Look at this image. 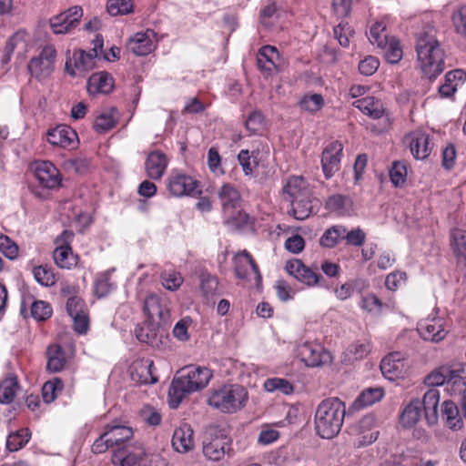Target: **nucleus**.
Segmentation results:
<instances>
[{"label": "nucleus", "instance_id": "obj_38", "mask_svg": "<svg viewBox=\"0 0 466 466\" xmlns=\"http://www.w3.org/2000/svg\"><path fill=\"white\" fill-rule=\"evenodd\" d=\"M441 411L442 420H445L446 427L452 431H459L462 428L464 423L459 414L458 407L453 401L445 400L442 403Z\"/></svg>", "mask_w": 466, "mask_h": 466}, {"label": "nucleus", "instance_id": "obj_1", "mask_svg": "<svg viewBox=\"0 0 466 466\" xmlns=\"http://www.w3.org/2000/svg\"><path fill=\"white\" fill-rule=\"evenodd\" d=\"M212 377V371L208 368L189 366L182 369L172 379L168 388V406L172 409L178 408L186 396L205 389Z\"/></svg>", "mask_w": 466, "mask_h": 466}, {"label": "nucleus", "instance_id": "obj_63", "mask_svg": "<svg viewBox=\"0 0 466 466\" xmlns=\"http://www.w3.org/2000/svg\"><path fill=\"white\" fill-rule=\"evenodd\" d=\"M0 250L8 259H15L18 257L17 244L3 233H0Z\"/></svg>", "mask_w": 466, "mask_h": 466}, {"label": "nucleus", "instance_id": "obj_56", "mask_svg": "<svg viewBox=\"0 0 466 466\" xmlns=\"http://www.w3.org/2000/svg\"><path fill=\"white\" fill-rule=\"evenodd\" d=\"M31 316L36 321H46L52 316V307L49 302L35 300L31 305Z\"/></svg>", "mask_w": 466, "mask_h": 466}, {"label": "nucleus", "instance_id": "obj_37", "mask_svg": "<svg viewBox=\"0 0 466 466\" xmlns=\"http://www.w3.org/2000/svg\"><path fill=\"white\" fill-rule=\"evenodd\" d=\"M133 434L130 427L117 424L106 425V430L100 436L106 437L108 441L119 446L129 441Z\"/></svg>", "mask_w": 466, "mask_h": 466}, {"label": "nucleus", "instance_id": "obj_64", "mask_svg": "<svg viewBox=\"0 0 466 466\" xmlns=\"http://www.w3.org/2000/svg\"><path fill=\"white\" fill-rule=\"evenodd\" d=\"M89 160L86 158H70L63 162V168L74 174H85L89 168Z\"/></svg>", "mask_w": 466, "mask_h": 466}, {"label": "nucleus", "instance_id": "obj_22", "mask_svg": "<svg viewBox=\"0 0 466 466\" xmlns=\"http://www.w3.org/2000/svg\"><path fill=\"white\" fill-rule=\"evenodd\" d=\"M144 313L148 320L157 323H167L169 319V311L159 296L149 293L144 300Z\"/></svg>", "mask_w": 466, "mask_h": 466}, {"label": "nucleus", "instance_id": "obj_28", "mask_svg": "<svg viewBox=\"0 0 466 466\" xmlns=\"http://www.w3.org/2000/svg\"><path fill=\"white\" fill-rule=\"evenodd\" d=\"M440 400V392L437 388H431L423 395L420 408L423 407L424 419L428 425H435L438 422V406Z\"/></svg>", "mask_w": 466, "mask_h": 466}, {"label": "nucleus", "instance_id": "obj_25", "mask_svg": "<svg viewBox=\"0 0 466 466\" xmlns=\"http://www.w3.org/2000/svg\"><path fill=\"white\" fill-rule=\"evenodd\" d=\"M464 374L462 368H453L449 365H442L433 370L424 378V384L431 389H435L441 385H446L451 380V378Z\"/></svg>", "mask_w": 466, "mask_h": 466}, {"label": "nucleus", "instance_id": "obj_61", "mask_svg": "<svg viewBox=\"0 0 466 466\" xmlns=\"http://www.w3.org/2000/svg\"><path fill=\"white\" fill-rule=\"evenodd\" d=\"M452 247L454 254L466 261V231L460 228L452 231Z\"/></svg>", "mask_w": 466, "mask_h": 466}, {"label": "nucleus", "instance_id": "obj_35", "mask_svg": "<svg viewBox=\"0 0 466 466\" xmlns=\"http://www.w3.org/2000/svg\"><path fill=\"white\" fill-rule=\"evenodd\" d=\"M46 358V369L49 372L57 373L62 371V370L66 367V352L58 344H52L49 346V348H47Z\"/></svg>", "mask_w": 466, "mask_h": 466}, {"label": "nucleus", "instance_id": "obj_33", "mask_svg": "<svg viewBox=\"0 0 466 466\" xmlns=\"http://www.w3.org/2000/svg\"><path fill=\"white\" fill-rule=\"evenodd\" d=\"M352 106L373 119L380 118L385 113V108L382 106L381 100L377 99L374 96H366L359 99L352 103Z\"/></svg>", "mask_w": 466, "mask_h": 466}, {"label": "nucleus", "instance_id": "obj_48", "mask_svg": "<svg viewBox=\"0 0 466 466\" xmlns=\"http://www.w3.org/2000/svg\"><path fill=\"white\" fill-rule=\"evenodd\" d=\"M64 384L62 379L54 378L43 384L42 396L44 402L49 404L55 401L58 394L62 392Z\"/></svg>", "mask_w": 466, "mask_h": 466}, {"label": "nucleus", "instance_id": "obj_40", "mask_svg": "<svg viewBox=\"0 0 466 466\" xmlns=\"http://www.w3.org/2000/svg\"><path fill=\"white\" fill-rule=\"evenodd\" d=\"M54 260L56 266L61 268L71 269L77 266L78 257L74 254L70 246L56 247Z\"/></svg>", "mask_w": 466, "mask_h": 466}, {"label": "nucleus", "instance_id": "obj_43", "mask_svg": "<svg viewBox=\"0 0 466 466\" xmlns=\"http://www.w3.org/2000/svg\"><path fill=\"white\" fill-rule=\"evenodd\" d=\"M160 323L146 321L135 328V336L138 341L147 345H154L157 341V325Z\"/></svg>", "mask_w": 466, "mask_h": 466}, {"label": "nucleus", "instance_id": "obj_9", "mask_svg": "<svg viewBox=\"0 0 466 466\" xmlns=\"http://www.w3.org/2000/svg\"><path fill=\"white\" fill-rule=\"evenodd\" d=\"M232 265H234L235 277L250 281L255 280L257 285H259L262 280L261 273L258 269V265L255 262L251 254L244 249L239 250L232 257Z\"/></svg>", "mask_w": 466, "mask_h": 466}, {"label": "nucleus", "instance_id": "obj_60", "mask_svg": "<svg viewBox=\"0 0 466 466\" xmlns=\"http://www.w3.org/2000/svg\"><path fill=\"white\" fill-rule=\"evenodd\" d=\"M333 35H335L340 46L348 47L350 46V40L353 35V30L351 26L349 25V23L341 21L333 28Z\"/></svg>", "mask_w": 466, "mask_h": 466}, {"label": "nucleus", "instance_id": "obj_8", "mask_svg": "<svg viewBox=\"0 0 466 466\" xmlns=\"http://www.w3.org/2000/svg\"><path fill=\"white\" fill-rule=\"evenodd\" d=\"M153 454L147 453L140 443L127 444L115 453L114 461L121 466H151Z\"/></svg>", "mask_w": 466, "mask_h": 466}, {"label": "nucleus", "instance_id": "obj_17", "mask_svg": "<svg viewBox=\"0 0 466 466\" xmlns=\"http://www.w3.org/2000/svg\"><path fill=\"white\" fill-rule=\"evenodd\" d=\"M231 445L232 440L227 435L206 438L202 445V453L209 461H219L225 454L231 452Z\"/></svg>", "mask_w": 466, "mask_h": 466}, {"label": "nucleus", "instance_id": "obj_4", "mask_svg": "<svg viewBox=\"0 0 466 466\" xmlns=\"http://www.w3.org/2000/svg\"><path fill=\"white\" fill-rule=\"evenodd\" d=\"M248 392L239 384H224L212 390L208 405L225 414H234L243 409Z\"/></svg>", "mask_w": 466, "mask_h": 466}, {"label": "nucleus", "instance_id": "obj_52", "mask_svg": "<svg viewBox=\"0 0 466 466\" xmlns=\"http://www.w3.org/2000/svg\"><path fill=\"white\" fill-rule=\"evenodd\" d=\"M30 433L27 429H21L15 433H10L6 439V449L10 451H16L25 447L29 441Z\"/></svg>", "mask_w": 466, "mask_h": 466}, {"label": "nucleus", "instance_id": "obj_55", "mask_svg": "<svg viewBox=\"0 0 466 466\" xmlns=\"http://www.w3.org/2000/svg\"><path fill=\"white\" fill-rule=\"evenodd\" d=\"M299 107L309 113L319 112L325 105L323 97L319 94L307 95L300 98Z\"/></svg>", "mask_w": 466, "mask_h": 466}, {"label": "nucleus", "instance_id": "obj_49", "mask_svg": "<svg viewBox=\"0 0 466 466\" xmlns=\"http://www.w3.org/2000/svg\"><path fill=\"white\" fill-rule=\"evenodd\" d=\"M390 180L394 187H402L406 182L408 177V163L403 160H398L392 162L391 167H390Z\"/></svg>", "mask_w": 466, "mask_h": 466}, {"label": "nucleus", "instance_id": "obj_20", "mask_svg": "<svg viewBox=\"0 0 466 466\" xmlns=\"http://www.w3.org/2000/svg\"><path fill=\"white\" fill-rule=\"evenodd\" d=\"M279 52L275 46H264L258 49L257 65L262 74L268 76L279 72Z\"/></svg>", "mask_w": 466, "mask_h": 466}, {"label": "nucleus", "instance_id": "obj_23", "mask_svg": "<svg viewBox=\"0 0 466 466\" xmlns=\"http://www.w3.org/2000/svg\"><path fill=\"white\" fill-rule=\"evenodd\" d=\"M46 140L61 148L73 149L77 147V134L67 126H58L47 131Z\"/></svg>", "mask_w": 466, "mask_h": 466}, {"label": "nucleus", "instance_id": "obj_30", "mask_svg": "<svg viewBox=\"0 0 466 466\" xmlns=\"http://www.w3.org/2000/svg\"><path fill=\"white\" fill-rule=\"evenodd\" d=\"M367 35L368 40L374 46H385L386 42L390 41L392 38H397L390 35L385 19H380L371 23Z\"/></svg>", "mask_w": 466, "mask_h": 466}, {"label": "nucleus", "instance_id": "obj_58", "mask_svg": "<svg viewBox=\"0 0 466 466\" xmlns=\"http://www.w3.org/2000/svg\"><path fill=\"white\" fill-rule=\"evenodd\" d=\"M33 277L39 284L46 287H52L56 283L55 273L46 266H38L33 268Z\"/></svg>", "mask_w": 466, "mask_h": 466}, {"label": "nucleus", "instance_id": "obj_41", "mask_svg": "<svg viewBox=\"0 0 466 466\" xmlns=\"http://www.w3.org/2000/svg\"><path fill=\"white\" fill-rule=\"evenodd\" d=\"M18 389L17 376L10 374L0 381V403L10 404L13 402Z\"/></svg>", "mask_w": 466, "mask_h": 466}, {"label": "nucleus", "instance_id": "obj_26", "mask_svg": "<svg viewBox=\"0 0 466 466\" xmlns=\"http://www.w3.org/2000/svg\"><path fill=\"white\" fill-rule=\"evenodd\" d=\"M167 157L159 150L148 154L146 158V174L152 180H160L167 167Z\"/></svg>", "mask_w": 466, "mask_h": 466}, {"label": "nucleus", "instance_id": "obj_45", "mask_svg": "<svg viewBox=\"0 0 466 466\" xmlns=\"http://www.w3.org/2000/svg\"><path fill=\"white\" fill-rule=\"evenodd\" d=\"M93 288L96 298H104L114 291L116 285L112 282L111 273L106 271L96 275Z\"/></svg>", "mask_w": 466, "mask_h": 466}, {"label": "nucleus", "instance_id": "obj_34", "mask_svg": "<svg viewBox=\"0 0 466 466\" xmlns=\"http://www.w3.org/2000/svg\"><path fill=\"white\" fill-rule=\"evenodd\" d=\"M385 395L382 388H367L357 396L354 402H352L350 410H360L368 406H370L380 400Z\"/></svg>", "mask_w": 466, "mask_h": 466}, {"label": "nucleus", "instance_id": "obj_50", "mask_svg": "<svg viewBox=\"0 0 466 466\" xmlns=\"http://www.w3.org/2000/svg\"><path fill=\"white\" fill-rule=\"evenodd\" d=\"M378 48L384 51V57L388 63L398 64L402 57V48L400 41L398 38H392L386 42L385 46H377Z\"/></svg>", "mask_w": 466, "mask_h": 466}, {"label": "nucleus", "instance_id": "obj_19", "mask_svg": "<svg viewBox=\"0 0 466 466\" xmlns=\"http://www.w3.org/2000/svg\"><path fill=\"white\" fill-rule=\"evenodd\" d=\"M380 370L386 379L396 380L405 376L408 371V362L400 352L389 353L381 360Z\"/></svg>", "mask_w": 466, "mask_h": 466}, {"label": "nucleus", "instance_id": "obj_42", "mask_svg": "<svg viewBox=\"0 0 466 466\" xmlns=\"http://www.w3.org/2000/svg\"><path fill=\"white\" fill-rule=\"evenodd\" d=\"M29 42V34L25 30H18L6 41L5 49L8 52L17 51L18 54L23 55L28 49Z\"/></svg>", "mask_w": 466, "mask_h": 466}, {"label": "nucleus", "instance_id": "obj_57", "mask_svg": "<svg viewBox=\"0 0 466 466\" xmlns=\"http://www.w3.org/2000/svg\"><path fill=\"white\" fill-rule=\"evenodd\" d=\"M446 391L451 397H461L466 395V377L462 373L451 378L446 384Z\"/></svg>", "mask_w": 466, "mask_h": 466}, {"label": "nucleus", "instance_id": "obj_24", "mask_svg": "<svg viewBox=\"0 0 466 466\" xmlns=\"http://www.w3.org/2000/svg\"><path fill=\"white\" fill-rule=\"evenodd\" d=\"M218 198L224 214L228 215V218H232L233 214L240 205V193L238 189L229 184L225 183L218 189Z\"/></svg>", "mask_w": 466, "mask_h": 466}, {"label": "nucleus", "instance_id": "obj_32", "mask_svg": "<svg viewBox=\"0 0 466 466\" xmlns=\"http://www.w3.org/2000/svg\"><path fill=\"white\" fill-rule=\"evenodd\" d=\"M172 447L175 451L185 453L194 446V439H192V430L187 424H183L175 430L172 435Z\"/></svg>", "mask_w": 466, "mask_h": 466}, {"label": "nucleus", "instance_id": "obj_3", "mask_svg": "<svg viewBox=\"0 0 466 466\" xmlns=\"http://www.w3.org/2000/svg\"><path fill=\"white\" fill-rule=\"evenodd\" d=\"M416 53L420 71L428 78L436 77L445 69V53L434 35H420L416 43Z\"/></svg>", "mask_w": 466, "mask_h": 466}, {"label": "nucleus", "instance_id": "obj_47", "mask_svg": "<svg viewBox=\"0 0 466 466\" xmlns=\"http://www.w3.org/2000/svg\"><path fill=\"white\" fill-rule=\"evenodd\" d=\"M264 390L267 392L278 391L279 393L289 396L293 394L295 388H293V384L290 383L289 380L283 378L273 377L266 379L264 382Z\"/></svg>", "mask_w": 466, "mask_h": 466}, {"label": "nucleus", "instance_id": "obj_62", "mask_svg": "<svg viewBox=\"0 0 466 466\" xmlns=\"http://www.w3.org/2000/svg\"><path fill=\"white\" fill-rule=\"evenodd\" d=\"M351 204V199L349 197L335 194L329 197L328 200H326V208L333 211V212H341L348 208V207Z\"/></svg>", "mask_w": 466, "mask_h": 466}, {"label": "nucleus", "instance_id": "obj_36", "mask_svg": "<svg viewBox=\"0 0 466 466\" xmlns=\"http://www.w3.org/2000/svg\"><path fill=\"white\" fill-rule=\"evenodd\" d=\"M259 151L242 149L238 154V161L242 167L244 176L248 177H254L255 171L259 164Z\"/></svg>", "mask_w": 466, "mask_h": 466}, {"label": "nucleus", "instance_id": "obj_54", "mask_svg": "<svg viewBox=\"0 0 466 466\" xmlns=\"http://www.w3.org/2000/svg\"><path fill=\"white\" fill-rule=\"evenodd\" d=\"M290 201L292 206V213H294V218L296 219L304 220L310 216L311 205L310 202L305 198V197L292 198Z\"/></svg>", "mask_w": 466, "mask_h": 466}, {"label": "nucleus", "instance_id": "obj_46", "mask_svg": "<svg viewBox=\"0 0 466 466\" xmlns=\"http://www.w3.org/2000/svg\"><path fill=\"white\" fill-rule=\"evenodd\" d=\"M344 235V227L341 225H335L326 229L319 240L320 246L325 248H335L339 240H342Z\"/></svg>", "mask_w": 466, "mask_h": 466}, {"label": "nucleus", "instance_id": "obj_2", "mask_svg": "<svg viewBox=\"0 0 466 466\" xmlns=\"http://www.w3.org/2000/svg\"><path fill=\"white\" fill-rule=\"evenodd\" d=\"M346 413L345 403L331 397L319 403L314 415V429L321 439L331 440L340 432Z\"/></svg>", "mask_w": 466, "mask_h": 466}, {"label": "nucleus", "instance_id": "obj_6", "mask_svg": "<svg viewBox=\"0 0 466 466\" xmlns=\"http://www.w3.org/2000/svg\"><path fill=\"white\" fill-rule=\"evenodd\" d=\"M403 145L416 160H426L434 148L432 137L421 129L413 130L403 137Z\"/></svg>", "mask_w": 466, "mask_h": 466}, {"label": "nucleus", "instance_id": "obj_39", "mask_svg": "<svg viewBox=\"0 0 466 466\" xmlns=\"http://www.w3.org/2000/svg\"><path fill=\"white\" fill-rule=\"evenodd\" d=\"M420 419V401L419 399H413L400 416V423L405 429H411Z\"/></svg>", "mask_w": 466, "mask_h": 466}, {"label": "nucleus", "instance_id": "obj_27", "mask_svg": "<svg viewBox=\"0 0 466 466\" xmlns=\"http://www.w3.org/2000/svg\"><path fill=\"white\" fill-rule=\"evenodd\" d=\"M466 74L462 69H454L445 75L444 83L439 86V95L444 98H451L459 88L464 86Z\"/></svg>", "mask_w": 466, "mask_h": 466}, {"label": "nucleus", "instance_id": "obj_44", "mask_svg": "<svg viewBox=\"0 0 466 466\" xmlns=\"http://www.w3.org/2000/svg\"><path fill=\"white\" fill-rule=\"evenodd\" d=\"M283 193L288 195L290 199L307 198V187L305 180L301 177H290L287 184L284 185Z\"/></svg>", "mask_w": 466, "mask_h": 466}, {"label": "nucleus", "instance_id": "obj_12", "mask_svg": "<svg viewBox=\"0 0 466 466\" xmlns=\"http://www.w3.org/2000/svg\"><path fill=\"white\" fill-rule=\"evenodd\" d=\"M285 271L308 288L319 286L323 281L321 274L318 272V268L313 270L305 266L299 258L289 259L285 263Z\"/></svg>", "mask_w": 466, "mask_h": 466}, {"label": "nucleus", "instance_id": "obj_31", "mask_svg": "<svg viewBox=\"0 0 466 466\" xmlns=\"http://www.w3.org/2000/svg\"><path fill=\"white\" fill-rule=\"evenodd\" d=\"M359 446H367L378 440L379 431L375 429L374 416H363V418L359 421Z\"/></svg>", "mask_w": 466, "mask_h": 466}, {"label": "nucleus", "instance_id": "obj_5", "mask_svg": "<svg viewBox=\"0 0 466 466\" xmlns=\"http://www.w3.org/2000/svg\"><path fill=\"white\" fill-rule=\"evenodd\" d=\"M93 47L89 52L83 49L74 51L73 56L66 62V70L69 75L84 76L86 73L96 67V59L99 58V52L104 46V39L100 34H96L92 40Z\"/></svg>", "mask_w": 466, "mask_h": 466}, {"label": "nucleus", "instance_id": "obj_18", "mask_svg": "<svg viewBox=\"0 0 466 466\" xmlns=\"http://www.w3.org/2000/svg\"><path fill=\"white\" fill-rule=\"evenodd\" d=\"M35 175L43 187L56 189L62 184V175L51 161L35 162Z\"/></svg>", "mask_w": 466, "mask_h": 466}, {"label": "nucleus", "instance_id": "obj_59", "mask_svg": "<svg viewBox=\"0 0 466 466\" xmlns=\"http://www.w3.org/2000/svg\"><path fill=\"white\" fill-rule=\"evenodd\" d=\"M160 280H162L164 288L170 291L177 290L183 283L182 276L175 270H166L160 274Z\"/></svg>", "mask_w": 466, "mask_h": 466}, {"label": "nucleus", "instance_id": "obj_7", "mask_svg": "<svg viewBox=\"0 0 466 466\" xmlns=\"http://www.w3.org/2000/svg\"><path fill=\"white\" fill-rule=\"evenodd\" d=\"M416 329L422 339L439 343L449 334V322L441 316H428L420 319Z\"/></svg>", "mask_w": 466, "mask_h": 466}, {"label": "nucleus", "instance_id": "obj_16", "mask_svg": "<svg viewBox=\"0 0 466 466\" xmlns=\"http://www.w3.org/2000/svg\"><path fill=\"white\" fill-rule=\"evenodd\" d=\"M299 356L308 367L315 368L332 363V354L325 350L321 344L304 342L299 347Z\"/></svg>", "mask_w": 466, "mask_h": 466}, {"label": "nucleus", "instance_id": "obj_21", "mask_svg": "<svg viewBox=\"0 0 466 466\" xmlns=\"http://www.w3.org/2000/svg\"><path fill=\"white\" fill-rule=\"evenodd\" d=\"M153 360L150 359H137L130 365V377L134 382L140 385L155 384L157 377L153 373Z\"/></svg>", "mask_w": 466, "mask_h": 466}, {"label": "nucleus", "instance_id": "obj_13", "mask_svg": "<svg viewBox=\"0 0 466 466\" xmlns=\"http://www.w3.org/2000/svg\"><path fill=\"white\" fill-rule=\"evenodd\" d=\"M157 46V33L149 28L135 33L127 41V49L137 56H146L153 53Z\"/></svg>", "mask_w": 466, "mask_h": 466}, {"label": "nucleus", "instance_id": "obj_15", "mask_svg": "<svg viewBox=\"0 0 466 466\" xmlns=\"http://www.w3.org/2000/svg\"><path fill=\"white\" fill-rule=\"evenodd\" d=\"M342 146L339 140L329 143L321 153V168L326 180L333 177V176L340 168V161L342 157Z\"/></svg>", "mask_w": 466, "mask_h": 466}, {"label": "nucleus", "instance_id": "obj_10", "mask_svg": "<svg viewBox=\"0 0 466 466\" xmlns=\"http://www.w3.org/2000/svg\"><path fill=\"white\" fill-rule=\"evenodd\" d=\"M198 182L193 176L183 173L182 171H171L167 179V188L168 194L174 198H183L193 196L198 191Z\"/></svg>", "mask_w": 466, "mask_h": 466}, {"label": "nucleus", "instance_id": "obj_53", "mask_svg": "<svg viewBox=\"0 0 466 466\" xmlns=\"http://www.w3.org/2000/svg\"><path fill=\"white\" fill-rule=\"evenodd\" d=\"M451 22H452L454 31L466 39V5H461L454 8L451 14Z\"/></svg>", "mask_w": 466, "mask_h": 466}, {"label": "nucleus", "instance_id": "obj_11", "mask_svg": "<svg viewBox=\"0 0 466 466\" xmlns=\"http://www.w3.org/2000/svg\"><path fill=\"white\" fill-rule=\"evenodd\" d=\"M56 51L55 46L47 45L40 51L39 56L32 57L28 62V71L32 76L42 79L49 76L55 68Z\"/></svg>", "mask_w": 466, "mask_h": 466}, {"label": "nucleus", "instance_id": "obj_29", "mask_svg": "<svg viewBox=\"0 0 466 466\" xmlns=\"http://www.w3.org/2000/svg\"><path fill=\"white\" fill-rule=\"evenodd\" d=\"M113 78L106 71L92 74L87 81V92L89 95H106L112 91Z\"/></svg>", "mask_w": 466, "mask_h": 466}, {"label": "nucleus", "instance_id": "obj_51", "mask_svg": "<svg viewBox=\"0 0 466 466\" xmlns=\"http://www.w3.org/2000/svg\"><path fill=\"white\" fill-rule=\"evenodd\" d=\"M106 11L111 16L125 15L134 12L132 0H107Z\"/></svg>", "mask_w": 466, "mask_h": 466}, {"label": "nucleus", "instance_id": "obj_14", "mask_svg": "<svg viewBox=\"0 0 466 466\" xmlns=\"http://www.w3.org/2000/svg\"><path fill=\"white\" fill-rule=\"evenodd\" d=\"M83 15L81 6L74 5L50 18V27L55 35H66L77 26Z\"/></svg>", "mask_w": 466, "mask_h": 466}]
</instances>
